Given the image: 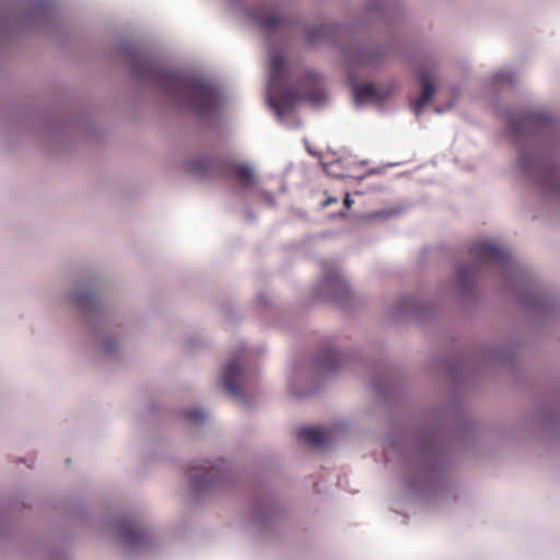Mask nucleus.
I'll use <instances>...</instances> for the list:
<instances>
[{
    "label": "nucleus",
    "instance_id": "f3484780",
    "mask_svg": "<svg viewBox=\"0 0 560 560\" xmlns=\"http://www.w3.org/2000/svg\"><path fill=\"white\" fill-rule=\"evenodd\" d=\"M331 34V27L319 24L314 26L311 31L306 34V40L310 45L317 44L322 40H326L330 37Z\"/></svg>",
    "mask_w": 560,
    "mask_h": 560
},
{
    "label": "nucleus",
    "instance_id": "6ab92c4d",
    "mask_svg": "<svg viewBox=\"0 0 560 560\" xmlns=\"http://www.w3.org/2000/svg\"><path fill=\"white\" fill-rule=\"evenodd\" d=\"M474 276V270L470 267H463L458 270V277L463 282H468Z\"/></svg>",
    "mask_w": 560,
    "mask_h": 560
},
{
    "label": "nucleus",
    "instance_id": "2eb2a0df",
    "mask_svg": "<svg viewBox=\"0 0 560 560\" xmlns=\"http://www.w3.org/2000/svg\"><path fill=\"white\" fill-rule=\"evenodd\" d=\"M382 59V51L378 49L360 48L357 50L353 61L359 65L372 66L380 62Z\"/></svg>",
    "mask_w": 560,
    "mask_h": 560
},
{
    "label": "nucleus",
    "instance_id": "4be33fe9",
    "mask_svg": "<svg viewBox=\"0 0 560 560\" xmlns=\"http://www.w3.org/2000/svg\"><path fill=\"white\" fill-rule=\"evenodd\" d=\"M82 304H83L82 299H81L80 296L74 295V294L72 293V306H73V305H82Z\"/></svg>",
    "mask_w": 560,
    "mask_h": 560
},
{
    "label": "nucleus",
    "instance_id": "0eeeda50",
    "mask_svg": "<svg viewBox=\"0 0 560 560\" xmlns=\"http://www.w3.org/2000/svg\"><path fill=\"white\" fill-rule=\"evenodd\" d=\"M254 22L267 33L276 32L287 26L288 20L277 9L269 5H261L252 15Z\"/></svg>",
    "mask_w": 560,
    "mask_h": 560
},
{
    "label": "nucleus",
    "instance_id": "aec40b11",
    "mask_svg": "<svg viewBox=\"0 0 560 560\" xmlns=\"http://www.w3.org/2000/svg\"><path fill=\"white\" fill-rule=\"evenodd\" d=\"M495 81H497V83H508V84L514 83L513 75L511 73H506V72L497 73Z\"/></svg>",
    "mask_w": 560,
    "mask_h": 560
},
{
    "label": "nucleus",
    "instance_id": "f03ea898",
    "mask_svg": "<svg viewBox=\"0 0 560 560\" xmlns=\"http://www.w3.org/2000/svg\"><path fill=\"white\" fill-rule=\"evenodd\" d=\"M190 173L200 177H219L234 180L242 189L256 186V175L252 165L234 160H217L202 156L188 163Z\"/></svg>",
    "mask_w": 560,
    "mask_h": 560
},
{
    "label": "nucleus",
    "instance_id": "412c9836",
    "mask_svg": "<svg viewBox=\"0 0 560 560\" xmlns=\"http://www.w3.org/2000/svg\"><path fill=\"white\" fill-rule=\"evenodd\" d=\"M47 560H68L66 551L56 550L49 553Z\"/></svg>",
    "mask_w": 560,
    "mask_h": 560
},
{
    "label": "nucleus",
    "instance_id": "ddd939ff",
    "mask_svg": "<svg viewBox=\"0 0 560 560\" xmlns=\"http://www.w3.org/2000/svg\"><path fill=\"white\" fill-rule=\"evenodd\" d=\"M299 439L314 447H323L328 443L327 432L320 428H301Z\"/></svg>",
    "mask_w": 560,
    "mask_h": 560
},
{
    "label": "nucleus",
    "instance_id": "dca6fc26",
    "mask_svg": "<svg viewBox=\"0 0 560 560\" xmlns=\"http://www.w3.org/2000/svg\"><path fill=\"white\" fill-rule=\"evenodd\" d=\"M340 362L339 355L332 349L325 350L317 359V366L325 371H334Z\"/></svg>",
    "mask_w": 560,
    "mask_h": 560
},
{
    "label": "nucleus",
    "instance_id": "6e6552de",
    "mask_svg": "<svg viewBox=\"0 0 560 560\" xmlns=\"http://www.w3.org/2000/svg\"><path fill=\"white\" fill-rule=\"evenodd\" d=\"M418 79L422 85V94L412 104L413 112L418 116L423 107L432 100L434 85L432 82L434 75V67L431 63L421 65L417 72Z\"/></svg>",
    "mask_w": 560,
    "mask_h": 560
},
{
    "label": "nucleus",
    "instance_id": "5701e85b",
    "mask_svg": "<svg viewBox=\"0 0 560 560\" xmlns=\"http://www.w3.org/2000/svg\"><path fill=\"white\" fill-rule=\"evenodd\" d=\"M343 203H345V206H346L347 208H350V207H351V205L353 203V201L351 200V198H350L349 194H347V195H346L345 200H343Z\"/></svg>",
    "mask_w": 560,
    "mask_h": 560
},
{
    "label": "nucleus",
    "instance_id": "f257e3e1",
    "mask_svg": "<svg viewBox=\"0 0 560 560\" xmlns=\"http://www.w3.org/2000/svg\"><path fill=\"white\" fill-rule=\"evenodd\" d=\"M148 73L167 97L195 114L206 116L217 110L219 91L206 80L165 69L149 68Z\"/></svg>",
    "mask_w": 560,
    "mask_h": 560
},
{
    "label": "nucleus",
    "instance_id": "423d86ee",
    "mask_svg": "<svg viewBox=\"0 0 560 560\" xmlns=\"http://www.w3.org/2000/svg\"><path fill=\"white\" fill-rule=\"evenodd\" d=\"M550 124L547 115L525 113L510 119V129L515 135H536Z\"/></svg>",
    "mask_w": 560,
    "mask_h": 560
},
{
    "label": "nucleus",
    "instance_id": "20e7f679",
    "mask_svg": "<svg viewBox=\"0 0 560 560\" xmlns=\"http://www.w3.org/2000/svg\"><path fill=\"white\" fill-rule=\"evenodd\" d=\"M521 166L524 171H537L538 184L545 194L560 195V167L545 165L539 159L533 161V165H529L524 158H521Z\"/></svg>",
    "mask_w": 560,
    "mask_h": 560
},
{
    "label": "nucleus",
    "instance_id": "f8f14e48",
    "mask_svg": "<svg viewBox=\"0 0 560 560\" xmlns=\"http://www.w3.org/2000/svg\"><path fill=\"white\" fill-rule=\"evenodd\" d=\"M242 380L241 365L236 360H232L225 368L223 373L224 389L233 397L241 396L240 383Z\"/></svg>",
    "mask_w": 560,
    "mask_h": 560
},
{
    "label": "nucleus",
    "instance_id": "393cba45",
    "mask_svg": "<svg viewBox=\"0 0 560 560\" xmlns=\"http://www.w3.org/2000/svg\"><path fill=\"white\" fill-rule=\"evenodd\" d=\"M4 528V521L2 520V517H0V534L2 533Z\"/></svg>",
    "mask_w": 560,
    "mask_h": 560
},
{
    "label": "nucleus",
    "instance_id": "a878e982",
    "mask_svg": "<svg viewBox=\"0 0 560 560\" xmlns=\"http://www.w3.org/2000/svg\"><path fill=\"white\" fill-rule=\"evenodd\" d=\"M266 198H267V200H268L269 202H271V201H272V198H271V197L267 196Z\"/></svg>",
    "mask_w": 560,
    "mask_h": 560
},
{
    "label": "nucleus",
    "instance_id": "9b49d317",
    "mask_svg": "<svg viewBox=\"0 0 560 560\" xmlns=\"http://www.w3.org/2000/svg\"><path fill=\"white\" fill-rule=\"evenodd\" d=\"M322 284L329 291L327 298L334 301H341L349 294V288L345 279L330 268H325Z\"/></svg>",
    "mask_w": 560,
    "mask_h": 560
},
{
    "label": "nucleus",
    "instance_id": "39448f33",
    "mask_svg": "<svg viewBox=\"0 0 560 560\" xmlns=\"http://www.w3.org/2000/svg\"><path fill=\"white\" fill-rule=\"evenodd\" d=\"M470 257L477 265H486L494 262L502 267H508L511 261L510 253L489 242H479L471 246L469 250Z\"/></svg>",
    "mask_w": 560,
    "mask_h": 560
},
{
    "label": "nucleus",
    "instance_id": "1a4fd4ad",
    "mask_svg": "<svg viewBox=\"0 0 560 560\" xmlns=\"http://www.w3.org/2000/svg\"><path fill=\"white\" fill-rule=\"evenodd\" d=\"M225 463L223 460H218L214 465H209L207 463L206 466H200L197 469L199 472H188V478L192 487L197 490H201L207 488L212 482H215L222 478L223 466Z\"/></svg>",
    "mask_w": 560,
    "mask_h": 560
},
{
    "label": "nucleus",
    "instance_id": "9d476101",
    "mask_svg": "<svg viewBox=\"0 0 560 560\" xmlns=\"http://www.w3.org/2000/svg\"><path fill=\"white\" fill-rule=\"evenodd\" d=\"M118 532L129 548L136 549L148 545V532L133 522L122 521L118 525Z\"/></svg>",
    "mask_w": 560,
    "mask_h": 560
},
{
    "label": "nucleus",
    "instance_id": "4468645a",
    "mask_svg": "<svg viewBox=\"0 0 560 560\" xmlns=\"http://www.w3.org/2000/svg\"><path fill=\"white\" fill-rule=\"evenodd\" d=\"M354 98L358 103L376 102L381 100V95L375 85L364 84L354 88Z\"/></svg>",
    "mask_w": 560,
    "mask_h": 560
},
{
    "label": "nucleus",
    "instance_id": "b1692460",
    "mask_svg": "<svg viewBox=\"0 0 560 560\" xmlns=\"http://www.w3.org/2000/svg\"><path fill=\"white\" fill-rule=\"evenodd\" d=\"M337 201H338V200H337V198H327V199L323 202V206H324V207H327V206H329V205H331V203H335V202H337Z\"/></svg>",
    "mask_w": 560,
    "mask_h": 560
},
{
    "label": "nucleus",
    "instance_id": "7ed1b4c3",
    "mask_svg": "<svg viewBox=\"0 0 560 560\" xmlns=\"http://www.w3.org/2000/svg\"><path fill=\"white\" fill-rule=\"evenodd\" d=\"M284 68V57L281 52H275L269 58V102L272 108L279 114L292 109L299 101L318 103L324 98V93L318 86L310 91L296 92L293 90H281L277 92Z\"/></svg>",
    "mask_w": 560,
    "mask_h": 560
},
{
    "label": "nucleus",
    "instance_id": "a211bd4d",
    "mask_svg": "<svg viewBox=\"0 0 560 560\" xmlns=\"http://www.w3.org/2000/svg\"><path fill=\"white\" fill-rule=\"evenodd\" d=\"M186 417L194 422H201L205 419V412L201 409H192L187 411Z\"/></svg>",
    "mask_w": 560,
    "mask_h": 560
}]
</instances>
